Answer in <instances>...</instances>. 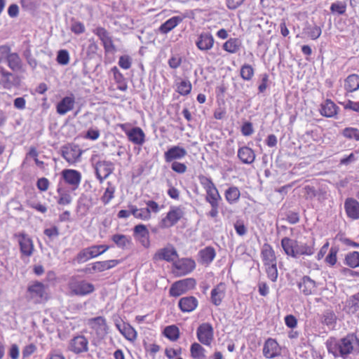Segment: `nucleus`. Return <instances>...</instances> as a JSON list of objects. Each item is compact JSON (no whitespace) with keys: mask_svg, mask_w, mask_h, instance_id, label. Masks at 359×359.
<instances>
[{"mask_svg":"<svg viewBox=\"0 0 359 359\" xmlns=\"http://www.w3.org/2000/svg\"><path fill=\"white\" fill-rule=\"evenodd\" d=\"M325 344L328 353L335 358H345L351 353L359 354V338L355 333H349L339 339L330 337Z\"/></svg>","mask_w":359,"mask_h":359,"instance_id":"nucleus-1","label":"nucleus"},{"mask_svg":"<svg viewBox=\"0 0 359 359\" xmlns=\"http://www.w3.org/2000/svg\"><path fill=\"white\" fill-rule=\"evenodd\" d=\"M118 126L126 135L128 140L132 143L142 146L145 142V134L139 127L130 128L129 123H121Z\"/></svg>","mask_w":359,"mask_h":359,"instance_id":"nucleus-2","label":"nucleus"},{"mask_svg":"<svg viewBox=\"0 0 359 359\" xmlns=\"http://www.w3.org/2000/svg\"><path fill=\"white\" fill-rule=\"evenodd\" d=\"M205 200L211 207L210 210L207 213L208 217L216 218L219 214V205L222 201L221 195L217 187L205 191Z\"/></svg>","mask_w":359,"mask_h":359,"instance_id":"nucleus-3","label":"nucleus"},{"mask_svg":"<svg viewBox=\"0 0 359 359\" xmlns=\"http://www.w3.org/2000/svg\"><path fill=\"white\" fill-rule=\"evenodd\" d=\"M22 76L0 68V86L4 89L11 90L21 85Z\"/></svg>","mask_w":359,"mask_h":359,"instance_id":"nucleus-4","label":"nucleus"},{"mask_svg":"<svg viewBox=\"0 0 359 359\" xmlns=\"http://www.w3.org/2000/svg\"><path fill=\"white\" fill-rule=\"evenodd\" d=\"M71 292L77 296H85L95 290L94 285L84 280L72 278L69 283Z\"/></svg>","mask_w":359,"mask_h":359,"instance_id":"nucleus-5","label":"nucleus"},{"mask_svg":"<svg viewBox=\"0 0 359 359\" xmlns=\"http://www.w3.org/2000/svg\"><path fill=\"white\" fill-rule=\"evenodd\" d=\"M184 212L180 206H171L166 216L160 222L161 228H170L175 226L184 216Z\"/></svg>","mask_w":359,"mask_h":359,"instance_id":"nucleus-6","label":"nucleus"},{"mask_svg":"<svg viewBox=\"0 0 359 359\" xmlns=\"http://www.w3.org/2000/svg\"><path fill=\"white\" fill-rule=\"evenodd\" d=\"M45 285L39 281H33L27 287L26 298L34 304L43 302Z\"/></svg>","mask_w":359,"mask_h":359,"instance_id":"nucleus-7","label":"nucleus"},{"mask_svg":"<svg viewBox=\"0 0 359 359\" xmlns=\"http://www.w3.org/2000/svg\"><path fill=\"white\" fill-rule=\"evenodd\" d=\"M196 283L195 279L192 278L177 280L170 286L169 294L171 297H179L186 293L189 290L193 289Z\"/></svg>","mask_w":359,"mask_h":359,"instance_id":"nucleus-8","label":"nucleus"},{"mask_svg":"<svg viewBox=\"0 0 359 359\" xmlns=\"http://www.w3.org/2000/svg\"><path fill=\"white\" fill-rule=\"evenodd\" d=\"M83 151L75 144H67L61 148L62 156L69 164H74L81 161Z\"/></svg>","mask_w":359,"mask_h":359,"instance_id":"nucleus-9","label":"nucleus"},{"mask_svg":"<svg viewBox=\"0 0 359 359\" xmlns=\"http://www.w3.org/2000/svg\"><path fill=\"white\" fill-rule=\"evenodd\" d=\"M95 173L100 183H102L114 171V165L109 161H98L94 165Z\"/></svg>","mask_w":359,"mask_h":359,"instance_id":"nucleus-10","label":"nucleus"},{"mask_svg":"<svg viewBox=\"0 0 359 359\" xmlns=\"http://www.w3.org/2000/svg\"><path fill=\"white\" fill-rule=\"evenodd\" d=\"M198 340L205 346H210L214 339V330L211 324L204 323L201 324L196 330Z\"/></svg>","mask_w":359,"mask_h":359,"instance_id":"nucleus-11","label":"nucleus"},{"mask_svg":"<svg viewBox=\"0 0 359 359\" xmlns=\"http://www.w3.org/2000/svg\"><path fill=\"white\" fill-rule=\"evenodd\" d=\"M215 43V39L209 32H203L199 34L195 41L196 46L202 52L207 53L210 50Z\"/></svg>","mask_w":359,"mask_h":359,"instance_id":"nucleus-12","label":"nucleus"},{"mask_svg":"<svg viewBox=\"0 0 359 359\" xmlns=\"http://www.w3.org/2000/svg\"><path fill=\"white\" fill-rule=\"evenodd\" d=\"M65 182L68 184L71 189L76 190L81 181V173L74 169H65L61 172Z\"/></svg>","mask_w":359,"mask_h":359,"instance_id":"nucleus-13","label":"nucleus"},{"mask_svg":"<svg viewBox=\"0 0 359 359\" xmlns=\"http://www.w3.org/2000/svg\"><path fill=\"white\" fill-rule=\"evenodd\" d=\"M262 352L266 358L271 359L280 355L281 348L276 339L268 338L264 344Z\"/></svg>","mask_w":359,"mask_h":359,"instance_id":"nucleus-14","label":"nucleus"},{"mask_svg":"<svg viewBox=\"0 0 359 359\" xmlns=\"http://www.w3.org/2000/svg\"><path fill=\"white\" fill-rule=\"evenodd\" d=\"M173 265L178 276L187 275L196 268V262L191 258H182L175 262Z\"/></svg>","mask_w":359,"mask_h":359,"instance_id":"nucleus-15","label":"nucleus"},{"mask_svg":"<svg viewBox=\"0 0 359 359\" xmlns=\"http://www.w3.org/2000/svg\"><path fill=\"white\" fill-rule=\"evenodd\" d=\"M69 350L79 354L88 351V341L83 335H78L72 339L69 344Z\"/></svg>","mask_w":359,"mask_h":359,"instance_id":"nucleus-16","label":"nucleus"},{"mask_svg":"<svg viewBox=\"0 0 359 359\" xmlns=\"http://www.w3.org/2000/svg\"><path fill=\"white\" fill-rule=\"evenodd\" d=\"M133 236L144 248H149V232L146 225L140 224L135 226L133 228Z\"/></svg>","mask_w":359,"mask_h":359,"instance_id":"nucleus-17","label":"nucleus"},{"mask_svg":"<svg viewBox=\"0 0 359 359\" xmlns=\"http://www.w3.org/2000/svg\"><path fill=\"white\" fill-rule=\"evenodd\" d=\"M15 237L18 239L21 253L26 257L31 256L34 250L33 241L31 238L25 233H15Z\"/></svg>","mask_w":359,"mask_h":359,"instance_id":"nucleus-18","label":"nucleus"},{"mask_svg":"<svg viewBox=\"0 0 359 359\" xmlns=\"http://www.w3.org/2000/svg\"><path fill=\"white\" fill-rule=\"evenodd\" d=\"M93 33L99 37L106 52L116 51V47L114 45L111 37L106 29L98 27L93 30Z\"/></svg>","mask_w":359,"mask_h":359,"instance_id":"nucleus-19","label":"nucleus"},{"mask_svg":"<svg viewBox=\"0 0 359 359\" xmlns=\"http://www.w3.org/2000/svg\"><path fill=\"white\" fill-rule=\"evenodd\" d=\"M187 155V151L184 148L179 145H175L170 147L164 153V159L165 162L171 163L173 161H177V160H181Z\"/></svg>","mask_w":359,"mask_h":359,"instance_id":"nucleus-20","label":"nucleus"},{"mask_svg":"<svg viewBox=\"0 0 359 359\" xmlns=\"http://www.w3.org/2000/svg\"><path fill=\"white\" fill-rule=\"evenodd\" d=\"M344 210L348 218L359 219V202L353 198H347L344 201Z\"/></svg>","mask_w":359,"mask_h":359,"instance_id":"nucleus-21","label":"nucleus"},{"mask_svg":"<svg viewBox=\"0 0 359 359\" xmlns=\"http://www.w3.org/2000/svg\"><path fill=\"white\" fill-rule=\"evenodd\" d=\"M8 67L14 74H22L25 72V65L20 55L17 53H11L7 61Z\"/></svg>","mask_w":359,"mask_h":359,"instance_id":"nucleus-22","label":"nucleus"},{"mask_svg":"<svg viewBox=\"0 0 359 359\" xmlns=\"http://www.w3.org/2000/svg\"><path fill=\"white\" fill-rule=\"evenodd\" d=\"M301 292L308 296L313 294L316 290V283L308 276H304L297 284Z\"/></svg>","mask_w":359,"mask_h":359,"instance_id":"nucleus-23","label":"nucleus"},{"mask_svg":"<svg viewBox=\"0 0 359 359\" xmlns=\"http://www.w3.org/2000/svg\"><path fill=\"white\" fill-rule=\"evenodd\" d=\"M216 256V251L212 246L205 247L199 250L198 262L202 265L209 266Z\"/></svg>","mask_w":359,"mask_h":359,"instance_id":"nucleus-24","label":"nucleus"},{"mask_svg":"<svg viewBox=\"0 0 359 359\" xmlns=\"http://www.w3.org/2000/svg\"><path fill=\"white\" fill-rule=\"evenodd\" d=\"M237 156L243 164L250 165L255 161L256 156L252 149L243 146L238 149Z\"/></svg>","mask_w":359,"mask_h":359,"instance_id":"nucleus-25","label":"nucleus"},{"mask_svg":"<svg viewBox=\"0 0 359 359\" xmlns=\"http://www.w3.org/2000/svg\"><path fill=\"white\" fill-rule=\"evenodd\" d=\"M157 259L165 260L166 262H172L178 257L176 250L172 246L161 248L158 250L154 255Z\"/></svg>","mask_w":359,"mask_h":359,"instance_id":"nucleus-26","label":"nucleus"},{"mask_svg":"<svg viewBox=\"0 0 359 359\" xmlns=\"http://www.w3.org/2000/svg\"><path fill=\"white\" fill-rule=\"evenodd\" d=\"M315 252V240L312 238L308 243L297 241L296 249V258L301 255L311 256Z\"/></svg>","mask_w":359,"mask_h":359,"instance_id":"nucleus-27","label":"nucleus"},{"mask_svg":"<svg viewBox=\"0 0 359 359\" xmlns=\"http://www.w3.org/2000/svg\"><path fill=\"white\" fill-rule=\"evenodd\" d=\"M184 18V16H173L169 18L161 25L158 27V32L162 34H167L181 23Z\"/></svg>","mask_w":359,"mask_h":359,"instance_id":"nucleus-28","label":"nucleus"},{"mask_svg":"<svg viewBox=\"0 0 359 359\" xmlns=\"http://www.w3.org/2000/svg\"><path fill=\"white\" fill-rule=\"evenodd\" d=\"M261 257L264 265L276 263V257L272 246L264 243L261 250Z\"/></svg>","mask_w":359,"mask_h":359,"instance_id":"nucleus-29","label":"nucleus"},{"mask_svg":"<svg viewBox=\"0 0 359 359\" xmlns=\"http://www.w3.org/2000/svg\"><path fill=\"white\" fill-rule=\"evenodd\" d=\"M75 98L73 95L63 97L57 104V112L63 115L71 111L74 106Z\"/></svg>","mask_w":359,"mask_h":359,"instance_id":"nucleus-30","label":"nucleus"},{"mask_svg":"<svg viewBox=\"0 0 359 359\" xmlns=\"http://www.w3.org/2000/svg\"><path fill=\"white\" fill-rule=\"evenodd\" d=\"M198 300L193 296L184 297L180 299L178 305L182 312H191L198 306Z\"/></svg>","mask_w":359,"mask_h":359,"instance_id":"nucleus-31","label":"nucleus"},{"mask_svg":"<svg viewBox=\"0 0 359 359\" xmlns=\"http://www.w3.org/2000/svg\"><path fill=\"white\" fill-rule=\"evenodd\" d=\"M88 324L91 328L96 331L98 334L107 333L108 327L107 321L106 319L102 316H98L89 319Z\"/></svg>","mask_w":359,"mask_h":359,"instance_id":"nucleus-32","label":"nucleus"},{"mask_svg":"<svg viewBox=\"0 0 359 359\" xmlns=\"http://www.w3.org/2000/svg\"><path fill=\"white\" fill-rule=\"evenodd\" d=\"M339 107L330 99H327L320 106V114L325 117H334L337 114Z\"/></svg>","mask_w":359,"mask_h":359,"instance_id":"nucleus-33","label":"nucleus"},{"mask_svg":"<svg viewBox=\"0 0 359 359\" xmlns=\"http://www.w3.org/2000/svg\"><path fill=\"white\" fill-rule=\"evenodd\" d=\"M210 294L211 302L215 306L220 305L225 295V285L220 283L212 290Z\"/></svg>","mask_w":359,"mask_h":359,"instance_id":"nucleus-34","label":"nucleus"},{"mask_svg":"<svg viewBox=\"0 0 359 359\" xmlns=\"http://www.w3.org/2000/svg\"><path fill=\"white\" fill-rule=\"evenodd\" d=\"M297 241L288 237H284L281 240V246L285 253L290 257L296 258V249Z\"/></svg>","mask_w":359,"mask_h":359,"instance_id":"nucleus-35","label":"nucleus"},{"mask_svg":"<svg viewBox=\"0 0 359 359\" xmlns=\"http://www.w3.org/2000/svg\"><path fill=\"white\" fill-rule=\"evenodd\" d=\"M119 263L120 261L117 259L95 262L92 264V269L93 271L102 272L115 267Z\"/></svg>","mask_w":359,"mask_h":359,"instance_id":"nucleus-36","label":"nucleus"},{"mask_svg":"<svg viewBox=\"0 0 359 359\" xmlns=\"http://www.w3.org/2000/svg\"><path fill=\"white\" fill-rule=\"evenodd\" d=\"M176 91L181 95L185 96L189 95L192 89V85L188 79H182L177 77L175 81Z\"/></svg>","mask_w":359,"mask_h":359,"instance_id":"nucleus-37","label":"nucleus"},{"mask_svg":"<svg viewBox=\"0 0 359 359\" xmlns=\"http://www.w3.org/2000/svg\"><path fill=\"white\" fill-rule=\"evenodd\" d=\"M111 238L115 245L122 250L128 248L133 243L130 236L124 234H114Z\"/></svg>","mask_w":359,"mask_h":359,"instance_id":"nucleus-38","label":"nucleus"},{"mask_svg":"<svg viewBox=\"0 0 359 359\" xmlns=\"http://www.w3.org/2000/svg\"><path fill=\"white\" fill-rule=\"evenodd\" d=\"M337 316L332 310H325L320 318L322 324L327 326L330 328L334 329L337 325Z\"/></svg>","mask_w":359,"mask_h":359,"instance_id":"nucleus-39","label":"nucleus"},{"mask_svg":"<svg viewBox=\"0 0 359 359\" xmlns=\"http://www.w3.org/2000/svg\"><path fill=\"white\" fill-rule=\"evenodd\" d=\"M344 89L348 93H353L359 89V76L353 74L347 76L344 81Z\"/></svg>","mask_w":359,"mask_h":359,"instance_id":"nucleus-40","label":"nucleus"},{"mask_svg":"<svg viewBox=\"0 0 359 359\" xmlns=\"http://www.w3.org/2000/svg\"><path fill=\"white\" fill-rule=\"evenodd\" d=\"M345 307L348 313L354 314L359 311V292L350 296L346 299Z\"/></svg>","mask_w":359,"mask_h":359,"instance_id":"nucleus-41","label":"nucleus"},{"mask_svg":"<svg viewBox=\"0 0 359 359\" xmlns=\"http://www.w3.org/2000/svg\"><path fill=\"white\" fill-rule=\"evenodd\" d=\"M224 196L229 204H234L238 201L241 192L237 187L231 186L225 191Z\"/></svg>","mask_w":359,"mask_h":359,"instance_id":"nucleus-42","label":"nucleus"},{"mask_svg":"<svg viewBox=\"0 0 359 359\" xmlns=\"http://www.w3.org/2000/svg\"><path fill=\"white\" fill-rule=\"evenodd\" d=\"M344 264L351 269L359 267V252H348L344 257Z\"/></svg>","mask_w":359,"mask_h":359,"instance_id":"nucleus-43","label":"nucleus"},{"mask_svg":"<svg viewBox=\"0 0 359 359\" xmlns=\"http://www.w3.org/2000/svg\"><path fill=\"white\" fill-rule=\"evenodd\" d=\"M116 187L111 182H107V187L101 197V201L104 205H107L114 198Z\"/></svg>","mask_w":359,"mask_h":359,"instance_id":"nucleus-44","label":"nucleus"},{"mask_svg":"<svg viewBox=\"0 0 359 359\" xmlns=\"http://www.w3.org/2000/svg\"><path fill=\"white\" fill-rule=\"evenodd\" d=\"M132 215L137 219L142 220H148L151 218L150 210L149 208H137L135 205H130Z\"/></svg>","mask_w":359,"mask_h":359,"instance_id":"nucleus-45","label":"nucleus"},{"mask_svg":"<svg viewBox=\"0 0 359 359\" xmlns=\"http://www.w3.org/2000/svg\"><path fill=\"white\" fill-rule=\"evenodd\" d=\"M241 43L238 39L230 38L224 43L223 49L229 53H236L240 48Z\"/></svg>","mask_w":359,"mask_h":359,"instance_id":"nucleus-46","label":"nucleus"},{"mask_svg":"<svg viewBox=\"0 0 359 359\" xmlns=\"http://www.w3.org/2000/svg\"><path fill=\"white\" fill-rule=\"evenodd\" d=\"M191 355L194 359H204L205 358V348L198 343H194L190 348Z\"/></svg>","mask_w":359,"mask_h":359,"instance_id":"nucleus-47","label":"nucleus"},{"mask_svg":"<svg viewBox=\"0 0 359 359\" xmlns=\"http://www.w3.org/2000/svg\"><path fill=\"white\" fill-rule=\"evenodd\" d=\"M93 255L90 247L83 248L81 250L75 257L74 260L78 264H81L87 262L88 260L93 259Z\"/></svg>","mask_w":359,"mask_h":359,"instance_id":"nucleus-48","label":"nucleus"},{"mask_svg":"<svg viewBox=\"0 0 359 359\" xmlns=\"http://www.w3.org/2000/svg\"><path fill=\"white\" fill-rule=\"evenodd\" d=\"M163 334L170 341H175L180 337V330L176 325H168L164 329Z\"/></svg>","mask_w":359,"mask_h":359,"instance_id":"nucleus-49","label":"nucleus"},{"mask_svg":"<svg viewBox=\"0 0 359 359\" xmlns=\"http://www.w3.org/2000/svg\"><path fill=\"white\" fill-rule=\"evenodd\" d=\"M255 74L253 67L248 64H244L241 66L240 70V76L244 81H250Z\"/></svg>","mask_w":359,"mask_h":359,"instance_id":"nucleus-50","label":"nucleus"},{"mask_svg":"<svg viewBox=\"0 0 359 359\" xmlns=\"http://www.w3.org/2000/svg\"><path fill=\"white\" fill-rule=\"evenodd\" d=\"M341 135L346 139L359 142V129L353 127H346L341 131Z\"/></svg>","mask_w":359,"mask_h":359,"instance_id":"nucleus-51","label":"nucleus"},{"mask_svg":"<svg viewBox=\"0 0 359 359\" xmlns=\"http://www.w3.org/2000/svg\"><path fill=\"white\" fill-rule=\"evenodd\" d=\"M121 333L130 341L135 340L137 337L136 331L129 324L123 323V329L121 330Z\"/></svg>","mask_w":359,"mask_h":359,"instance_id":"nucleus-52","label":"nucleus"},{"mask_svg":"<svg viewBox=\"0 0 359 359\" xmlns=\"http://www.w3.org/2000/svg\"><path fill=\"white\" fill-rule=\"evenodd\" d=\"M57 192L58 198L57 201L59 205H67L71 203L72 198L69 193L61 189H58Z\"/></svg>","mask_w":359,"mask_h":359,"instance_id":"nucleus-53","label":"nucleus"},{"mask_svg":"<svg viewBox=\"0 0 359 359\" xmlns=\"http://www.w3.org/2000/svg\"><path fill=\"white\" fill-rule=\"evenodd\" d=\"M346 11V4L344 1H337L332 3L330 6V11L332 13L344 15Z\"/></svg>","mask_w":359,"mask_h":359,"instance_id":"nucleus-54","label":"nucleus"},{"mask_svg":"<svg viewBox=\"0 0 359 359\" xmlns=\"http://www.w3.org/2000/svg\"><path fill=\"white\" fill-rule=\"evenodd\" d=\"M266 266V272L267 277L272 281L276 282L278 278V269L276 263L264 265Z\"/></svg>","mask_w":359,"mask_h":359,"instance_id":"nucleus-55","label":"nucleus"},{"mask_svg":"<svg viewBox=\"0 0 359 359\" xmlns=\"http://www.w3.org/2000/svg\"><path fill=\"white\" fill-rule=\"evenodd\" d=\"M198 178L200 184L203 187L205 191L216 187L215 184H214L210 177H206L203 175H198Z\"/></svg>","mask_w":359,"mask_h":359,"instance_id":"nucleus-56","label":"nucleus"},{"mask_svg":"<svg viewBox=\"0 0 359 359\" xmlns=\"http://www.w3.org/2000/svg\"><path fill=\"white\" fill-rule=\"evenodd\" d=\"M339 252V248L337 246H332L330 249L329 253L325 257V262L330 266H334L337 261V255Z\"/></svg>","mask_w":359,"mask_h":359,"instance_id":"nucleus-57","label":"nucleus"},{"mask_svg":"<svg viewBox=\"0 0 359 359\" xmlns=\"http://www.w3.org/2000/svg\"><path fill=\"white\" fill-rule=\"evenodd\" d=\"M306 29L307 30V34L313 40H316L320 37L322 33L321 28L317 25H309L306 27Z\"/></svg>","mask_w":359,"mask_h":359,"instance_id":"nucleus-58","label":"nucleus"},{"mask_svg":"<svg viewBox=\"0 0 359 359\" xmlns=\"http://www.w3.org/2000/svg\"><path fill=\"white\" fill-rule=\"evenodd\" d=\"M21 6L26 11H34L39 5L38 0H21Z\"/></svg>","mask_w":359,"mask_h":359,"instance_id":"nucleus-59","label":"nucleus"},{"mask_svg":"<svg viewBox=\"0 0 359 359\" xmlns=\"http://www.w3.org/2000/svg\"><path fill=\"white\" fill-rule=\"evenodd\" d=\"M93 257H97L99 255L103 254L109 249V246L107 245H94L90 246Z\"/></svg>","mask_w":359,"mask_h":359,"instance_id":"nucleus-60","label":"nucleus"},{"mask_svg":"<svg viewBox=\"0 0 359 359\" xmlns=\"http://www.w3.org/2000/svg\"><path fill=\"white\" fill-rule=\"evenodd\" d=\"M69 55L67 50H60L57 53V62L62 65H66L69 63Z\"/></svg>","mask_w":359,"mask_h":359,"instance_id":"nucleus-61","label":"nucleus"},{"mask_svg":"<svg viewBox=\"0 0 359 359\" xmlns=\"http://www.w3.org/2000/svg\"><path fill=\"white\" fill-rule=\"evenodd\" d=\"M11 48L8 45L0 46V64L4 61H7L11 53Z\"/></svg>","mask_w":359,"mask_h":359,"instance_id":"nucleus-62","label":"nucleus"},{"mask_svg":"<svg viewBox=\"0 0 359 359\" xmlns=\"http://www.w3.org/2000/svg\"><path fill=\"white\" fill-rule=\"evenodd\" d=\"M340 104L346 110H351L359 113V102H353L351 100H348L343 102H340Z\"/></svg>","mask_w":359,"mask_h":359,"instance_id":"nucleus-63","label":"nucleus"},{"mask_svg":"<svg viewBox=\"0 0 359 359\" xmlns=\"http://www.w3.org/2000/svg\"><path fill=\"white\" fill-rule=\"evenodd\" d=\"M169 67L172 69H177L182 64V57L179 55H172L168 61Z\"/></svg>","mask_w":359,"mask_h":359,"instance_id":"nucleus-64","label":"nucleus"}]
</instances>
